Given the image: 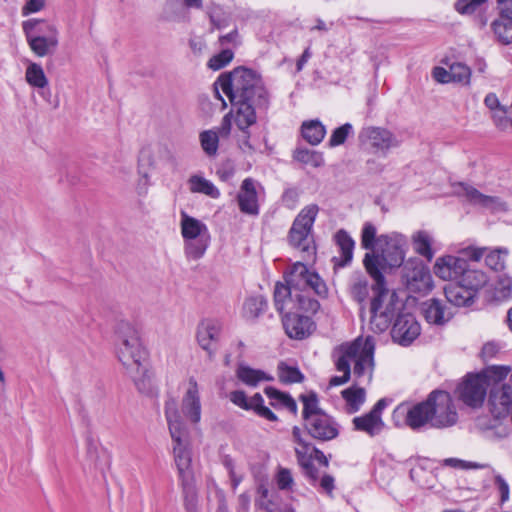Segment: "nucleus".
Masks as SVG:
<instances>
[{"mask_svg":"<svg viewBox=\"0 0 512 512\" xmlns=\"http://www.w3.org/2000/svg\"><path fill=\"white\" fill-rule=\"evenodd\" d=\"M219 89L226 94L235 108V123L242 131L238 138V146L244 154L252 155L256 149L250 142V133L247 129L256 123L258 113H265L268 110L269 93L261 77L245 67H237L229 73L221 74L214 83L216 96L226 106Z\"/></svg>","mask_w":512,"mask_h":512,"instance_id":"nucleus-1","label":"nucleus"},{"mask_svg":"<svg viewBox=\"0 0 512 512\" xmlns=\"http://www.w3.org/2000/svg\"><path fill=\"white\" fill-rule=\"evenodd\" d=\"M375 341L373 337L365 339L357 338L351 343H344L335 348L334 358L337 371L342 372V376H333L329 381V386L342 385L349 381L351 376V362H354L353 374L356 378L367 375L368 382L372 378L374 367Z\"/></svg>","mask_w":512,"mask_h":512,"instance_id":"nucleus-2","label":"nucleus"},{"mask_svg":"<svg viewBox=\"0 0 512 512\" xmlns=\"http://www.w3.org/2000/svg\"><path fill=\"white\" fill-rule=\"evenodd\" d=\"M285 281L295 289L292 312L302 311L315 314L319 310L320 304L318 300L310 296V292L313 291L321 298L328 295V288L324 280L301 262L292 265L285 276Z\"/></svg>","mask_w":512,"mask_h":512,"instance_id":"nucleus-3","label":"nucleus"},{"mask_svg":"<svg viewBox=\"0 0 512 512\" xmlns=\"http://www.w3.org/2000/svg\"><path fill=\"white\" fill-rule=\"evenodd\" d=\"M165 417L173 441V456L178 477L179 479L194 477L191 468L192 457L188 428L174 400L166 401Z\"/></svg>","mask_w":512,"mask_h":512,"instance_id":"nucleus-4","label":"nucleus"},{"mask_svg":"<svg viewBox=\"0 0 512 512\" xmlns=\"http://www.w3.org/2000/svg\"><path fill=\"white\" fill-rule=\"evenodd\" d=\"M116 355L125 371H135L141 364L147 362L148 353L141 343L135 327L126 321H121L116 327Z\"/></svg>","mask_w":512,"mask_h":512,"instance_id":"nucleus-5","label":"nucleus"},{"mask_svg":"<svg viewBox=\"0 0 512 512\" xmlns=\"http://www.w3.org/2000/svg\"><path fill=\"white\" fill-rule=\"evenodd\" d=\"M180 228L187 258L193 260L202 258L210 244V234L206 224L182 211Z\"/></svg>","mask_w":512,"mask_h":512,"instance_id":"nucleus-6","label":"nucleus"},{"mask_svg":"<svg viewBox=\"0 0 512 512\" xmlns=\"http://www.w3.org/2000/svg\"><path fill=\"white\" fill-rule=\"evenodd\" d=\"M23 31L31 50L39 57L50 53L58 45L57 29L44 20L30 19L23 22Z\"/></svg>","mask_w":512,"mask_h":512,"instance_id":"nucleus-7","label":"nucleus"},{"mask_svg":"<svg viewBox=\"0 0 512 512\" xmlns=\"http://www.w3.org/2000/svg\"><path fill=\"white\" fill-rule=\"evenodd\" d=\"M318 211L319 208L316 204H311L303 208L294 220L289 232L290 244L308 257L315 253V247L310 233Z\"/></svg>","mask_w":512,"mask_h":512,"instance_id":"nucleus-8","label":"nucleus"},{"mask_svg":"<svg viewBox=\"0 0 512 512\" xmlns=\"http://www.w3.org/2000/svg\"><path fill=\"white\" fill-rule=\"evenodd\" d=\"M430 407V426L433 428H447L458 421V413L452 396L443 390L431 392L427 398Z\"/></svg>","mask_w":512,"mask_h":512,"instance_id":"nucleus-9","label":"nucleus"},{"mask_svg":"<svg viewBox=\"0 0 512 512\" xmlns=\"http://www.w3.org/2000/svg\"><path fill=\"white\" fill-rule=\"evenodd\" d=\"M488 379L482 374H469L458 385L456 393L458 398L467 406L480 407L486 397Z\"/></svg>","mask_w":512,"mask_h":512,"instance_id":"nucleus-10","label":"nucleus"},{"mask_svg":"<svg viewBox=\"0 0 512 512\" xmlns=\"http://www.w3.org/2000/svg\"><path fill=\"white\" fill-rule=\"evenodd\" d=\"M402 279L411 292L422 293L432 289L430 270L417 258L409 259L404 263Z\"/></svg>","mask_w":512,"mask_h":512,"instance_id":"nucleus-11","label":"nucleus"},{"mask_svg":"<svg viewBox=\"0 0 512 512\" xmlns=\"http://www.w3.org/2000/svg\"><path fill=\"white\" fill-rule=\"evenodd\" d=\"M359 141L367 144L375 152L386 156L389 150L398 148L401 141L390 130L383 127H364L359 133Z\"/></svg>","mask_w":512,"mask_h":512,"instance_id":"nucleus-12","label":"nucleus"},{"mask_svg":"<svg viewBox=\"0 0 512 512\" xmlns=\"http://www.w3.org/2000/svg\"><path fill=\"white\" fill-rule=\"evenodd\" d=\"M395 293L377 292L373 293L370 307V325L377 332L385 331L393 316L392 299Z\"/></svg>","mask_w":512,"mask_h":512,"instance_id":"nucleus-13","label":"nucleus"},{"mask_svg":"<svg viewBox=\"0 0 512 512\" xmlns=\"http://www.w3.org/2000/svg\"><path fill=\"white\" fill-rule=\"evenodd\" d=\"M383 264L389 268L404 265L406 239L403 235L392 233L378 237Z\"/></svg>","mask_w":512,"mask_h":512,"instance_id":"nucleus-14","label":"nucleus"},{"mask_svg":"<svg viewBox=\"0 0 512 512\" xmlns=\"http://www.w3.org/2000/svg\"><path fill=\"white\" fill-rule=\"evenodd\" d=\"M455 193L458 196L464 197L470 204L479 206L491 212L506 211L507 206L501 198L496 196L485 195L477 190L475 187L459 182L454 185Z\"/></svg>","mask_w":512,"mask_h":512,"instance_id":"nucleus-15","label":"nucleus"},{"mask_svg":"<svg viewBox=\"0 0 512 512\" xmlns=\"http://www.w3.org/2000/svg\"><path fill=\"white\" fill-rule=\"evenodd\" d=\"M386 407L387 400L382 398L377 401L368 413L354 417L352 420L354 430L364 432L370 437L380 434L384 428L382 412Z\"/></svg>","mask_w":512,"mask_h":512,"instance_id":"nucleus-16","label":"nucleus"},{"mask_svg":"<svg viewBox=\"0 0 512 512\" xmlns=\"http://www.w3.org/2000/svg\"><path fill=\"white\" fill-rule=\"evenodd\" d=\"M420 324L410 313L399 314L393 324L391 336L394 342L410 345L420 335Z\"/></svg>","mask_w":512,"mask_h":512,"instance_id":"nucleus-17","label":"nucleus"},{"mask_svg":"<svg viewBox=\"0 0 512 512\" xmlns=\"http://www.w3.org/2000/svg\"><path fill=\"white\" fill-rule=\"evenodd\" d=\"M308 434L318 441H330L339 435L337 422L326 412L305 422Z\"/></svg>","mask_w":512,"mask_h":512,"instance_id":"nucleus-18","label":"nucleus"},{"mask_svg":"<svg viewBox=\"0 0 512 512\" xmlns=\"http://www.w3.org/2000/svg\"><path fill=\"white\" fill-rule=\"evenodd\" d=\"M468 262L461 257L445 255L436 259L433 266L434 274L444 281L456 282L465 272Z\"/></svg>","mask_w":512,"mask_h":512,"instance_id":"nucleus-19","label":"nucleus"},{"mask_svg":"<svg viewBox=\"0 0 512 512\" xmlns=\"http://www.w3.org/2000/svg\"><path fill=\"white\" fill-rule=\"evenodd\" d=\"M394 415H406L405 422L411 429L416 430L426 424L430 425V407L427 399L413 406L400 404L394 410Z\"/></svg>","mask_w":512,"mask_h":512,"instance_id":"nucleus-20","label":"nucleus"},{"mask_svg":"<svg viewBox=\"0 0 512 512\" xmlns=\"http://www.w3.org/2000/svg\"><path fill=\"white\" fill-rule=\"evenodd\" d=\"M286 334L292 338L301 340L309 336L314 328L310 317L300 315L296 312H286L282 318Z\"/></svg>","mask_w":512,"mask_h":512,"instance_id":"nucleus-21","label":"nucleus"},{"mask_svg":"<svg viewBox=\"0 0 512 512\" xmlns=\"http://www.w3.org/2000/svg\"><path fill=\"white\" fill-rule=\"evenodd\" d=\"M500 17L493 21L492 29L503 44H512V0H497Z\"/></svg>","mask_w":512,"mask_h":512,"instance_id":"nucleus-22","label":"nucleus"},{"mask_svg":"<svg viewBox=\"0 0 512 512\" xmlns=\"http://www.w3.org/2000/svg\"><path fill=\"white\" fill-rule=\"evenodd\" d=\"M181 412L192 424H197L201 419V401L197 381L190 378L188 389L182 398Z\"/></svg>","mask_w":512,"mask_h":512,"instance_id":"nucleus-23","label":"nucleus"},{"mask_svg":"<svg viewBox=\"0 0 512 512\" xmlns=\"http://www.w3.org/2000/svg\"><path fill=\"white\" fill-rule=\"evenodd\" d=\"M222 325L214 319H205L201 321L197 329V340L199 345L211 356L216 350V344L219 340Z\"/></svg>","mask_w":512,"mask_h":512,"instance_id":"nucleus-24","label":"nucleus"},{"mask_svg":"<svg viewBox=\"0 0 512 512\" xmlns=\"http://www.w3.org/2000/svg\"><path fill=\"white\" fill-rule=\"evenodd\" d=\"M239 209L248 215H258L259 205L256 191V182L252 178L243 180L237 195Z\"/></svg>","mask_w":512,"mask_h":512,"instance_id":"nucleus-25","label":"nucleus"},{"mask_svg":"<svg viewBox=\"0 0 512 512\" xmlns=\"http://www.w3.org/2000/svg\"><path fill=\"white\" fill-rule=\"evenodd\" d=\"M422 314L428 323L435 325H443L453 317L451 309L436 298L422 303Z\"/></svg>","mask_w":512,"mask_h":512,"instance_id":"nucleus-26","label":"nucleus"},{"mask_svg":"<svg viewBox=\"0 0 512 512\" xmlns=\"http://www.w3.org/2000/svg\"><path fill=\"white\" fill-rule=\"evenodd\" d=\"M491 413L507 416L512 409V386L504 384L500 389L490 394Z\"/></svg>","mask_w":512,"mask_h":512,"instance_id":"nucleus-27","label":"nucleus"},{"mask_svg":"<svg viewBox=\"0 0 512 512\" xmlns=\"http://www.w3.org/2000/svg\"><path fill=\"white\" fill-rule=\"evenodd\" d=\"M505 416H498L493 414V418L486 416L479 417L476 420V426L486 433V436L490 439H500L508 436L509 428L503 424L502 418Z\"/></svg>","mask_w":512,"mask_h":512,"instance_id":"nucleus-28","label":"nucleus"},{"mask_svg":"<svg viewBox=\"0 0 512 512\" xmlns=\"http://www.w3.org/2000/svg\"><path fill=\"white\" fill-rule=\"evenodd\" d=\"M447 301L457 307L469 306L474 302L475 295L457 282H452L444 287Z\"/></svg>","mask_w":512,"mask_h":512,"instance_id":"nucleus-29","label":"nucleus"},{"mask_svg":"<svg viewBox=\"0 0 512 512\" xmlns=\"http://www.w3.org/2000/svg\"><path fill=\"white\" fill-rule=\"evenodd\" d=\"M363 263L367 272L375 280V284L372 287L373 293L389 292L388 289L385 287L384 276L380 271V266L383 263L381 255L379 256L367 253L364 257Z\"/></svg>","mask_w":512,"mask_h":512,"instance_id":"nucleus-30","label":"nucleus"},{"mask_svg":"<svg viewBox=\"0 0 512 512\" xmlns=\"http://www.w3.org/2000/svg\"><path fill=\"white\" fill-rule=\"evenodd\" d=\"M295 289L289 283H277L274 289V304L278 312L285 314L292 311Z\"/></svg>","mask_w":512,"mask_h":512,"instance_id":"nucleus-31","label":"nucleus"},{"mask_svg":"<svg viewBox=\"0 0 512 512\" xmlns=\"http://www.w3.org/2000/svg\"><path fill=\"white\" fill-rule=\"evenodd\" d=\"M456 282L476 296L478 291L486 284L487 276L484 272L470 269L467 265L465 272L459 276Z\"/></svg>","mask_w":512,"mask_h":512,"instance_id":"nucleus-32","label":"nucleus"},{"mask_svg":"<svg viewBox=\"0 0 512 512\" xmlns=\"http://www.w3.org/2000/svg\"><path fill=\"white\" fill-rule=\"evenodd\" d=\"M133 380L137 390L143 394H151L154 389L153 374L148 368L147 362L141 364V368L135 371H126Z\"/></svg>","mask_w":512,"mask_h":512,"instance_id":"nucleus-33","label":"nucleus"},{"mask_svg":"<svg viewBox=\"0 0 512 512\" xmlns=\"http://www.w3.org/2000/svg\"><path fill=\"white\" fill-rule=\"evenodd\" d=\"M186 512H200L198 491L195 477L179 479Z\"/></svg>","mask_w":512,"mask_h":512,"instance_id":"nucleus-34","label":"nucleus"},{"mask_svg":"<svg viewBox=\"0 0 512 512\" xmlns=\"http://www.w3.org/2000/svg\"><path fill=\"white\" fill-rule=\"evenodd\" d=\"M237 378L247 386L256 387L260 382L272 381L273 377L263 370L240 364L236 370Z\"/></svg>","mask_w":512,"mask_h":512,"instance_id":"nucleus-35","label":"nucleus"},{"mask_svg":"<svg viewBox=\"0 0 512 512\" xmlns=\"http://www.w3.org/2000/svg\"><path fill=\"white\" fill-rule=\"evenodd\" d=\"M433 242V237L428 231L425 230L417 231L412 236V245L414 251L429 262L434 257V251L432 249Z\"/></svg>","mask_w":512,"mask_h":512,"instance_id":"nucleus-36","label":"nucleus"},{"mask_svg":"<svg viewBox=\"0 0 512 512\" xmlns=\"http://www.w3.org/2000/svg\"><path fill=\"white\" fill-rule=\"evenodd\" d=\"M308 455H309V461H308L307 465L309 467H306L303 464H299V466L302 468L305 476L311 482L314 483L317 481V479L319 477V472H318V469L314 466V464L312 462L313 459L318 461V463L323 465L324 467H328L329 461H328L327 457L325 456V454L321 450H319L318 448L313 446L312 444H311V450L308 451Z\"/></svg>","mask_w":512,"mask_h":512,"instance_id":"nucleus-37","label":"nucleus"},{"mask_svg":"<svg viewBox=\"0 0 512 512\" xmlns=\"http://www.w3.org/2000/svg\"><path fill=\"white\" fill-rule=\"evenodd\" d=\"M292 441L295 444V454L298 464H303L306 467L309 461L308 451L311 450V444L307 439L303 437V432L298 426H294L292 429Z\"/></svg>","mask_w":512,"mask_h":512,"instance_id":"nucleus-38","label":"nucleus"},{"mask_svg":"<svg viewBox=\"0 0 512 512\" xmlns=\"http://www.w3.org/2000/svg\"><path fill=\"white\" fill-rule=\"evenodd\" d=\"M188 185L192 193H201L213 199H217L220 196L218 188L211 181L200 175L190 176Z\"/></svg>","mask_w":512,"mask_h":512,"instance_id":"nucleus-39","label":"nucleus"},{"mask_svg":"<svg viewBox=\"0 0 512 512\" xmlns=\"http://www.w3.org/2000/svg\"><path fill=\"white\" fill-rule=\"evenodd\" d=\"M335 238L342 257L337 265L343 267L352 260L355 242L345 230H339Z\"/></svg>","mask_w":512,"mask_h":512,"instance_id":"nucleus-40","label":"nucleus"},{"mask_svg":"<svg viewBox=\"0 0 512 512\" xmlns=\"http://www.w3.org/2000/svg\"><path fill=\"white\" fill-rule=\"evenodd\" d=\"M302 136L311 145L319 144L325 137L326 129L318 120H311L302 124Z\"/></svg>","mask_w":512,"mask_h":512,"instance_id":"nucleus-41","label":"nucleus"},{"mask_svg":"<svg viewBox=\"0 0 512 512\" xmlns=\"http://www.w3.org/2000/svg\"><path fill=\"white\" fill-rule=\"evenodd\" d=\"M342 397L346 401L347 411L349 413L357 412L365 402L366 392L361 387H350L342 391Z\"/></svg>","mask_w":512,"mask_h":512,"instance_id":"nucleus-42","label":"nucleus"},{"mask_svg":"<svg viewBox=\"0 0 512 512\" xmlns=\"http://www.w3.org/2000/svg\"><path fill=\"white\" fill-rule=\"evenodd\" d=\"M300 400L303 403L302 418L304 422L318 416V414L325 413L319 406L318 397L315 392L300 395Z\"/></svg>","mask_w":512,"mask_h":512,"instance_id":"nucleus-43","label":"nucleus"},{"mask_svg":"<svg viewBox=\"0 0 512 512\" xmlns=\"http://www.w3.org/2000/svg\"><path fill=\"white\" fill-rule=\"evenodd\" d=\"M267 308V300L262 295L246 299L243 305V314L247 319L259 317Z\"/></svg>","mask_w":512,"mask_h":512,"instance_id":"nucleus-44","label":"nucleus"},{"mask_svg":"<svg viewBox=\"0 0 512 512\" xmlns=\"http://www.w3.org/2000/svg\"><path fill=\"white\" fill-rule=\"evenodd\" d=\"M258 498L255 501V505L261 509H265L268 512H294V510L286 506L284 510H280L276 504L269 499V490L265 485H260L257 489Z\"/></svg>","mask_w":512,"mask_h":512,"instance_id":"nucleus-45","label":"nucleus"},{"mask_svg":"<svg viewBox=\"0 0 512 512\" xmlns=\"http://www.w3.org/2000/svg\"><path fill=\"white\" fill-rule=\"evenodd\" d=\"M26 81L33 87L44 88L48 85L43 68L37 63H30L26 69Z\"/></svg>","mask_w":512,"mask_h":512,"instance_id":"nucleus-46","label":"nucleus"},{"mask_svg":"<svg viewBox=\"0 0 512 512\" xmlns=\"http://www.w3.org/2000/svg\"><path fill=\"white\" fill-rule=\"evenodd\" d=\"M508 255L506 248H497L485 255V264L494 271H501L505 268V261Z\"/></svg>","mask_w":512,"mask_h":512,"instance_id":"nucleus-47","label":"nucleus"},{"mask_svg":"<svg viewBox=\"0 0 512 512\" xmlns=\"http://www.w3.org/2000/svg\"><path fill=\"white\" fill-rule=\"evenodd\" d=\"M278 377L285 384L300 383L304 379V375L297 367L289 366L283 362L278 365Z\"/></svg>","mask_w":512,"mask_h":512,"instance_id":"nucleus-48","label":"nucleus"},{"mask_svg":"<svg viewBox=\"0 0 512 512\" xmlns=\"http://www.w3.org/2000/svg\"><path fill=\"white\" fill-rule=\"evenodd\" d=\"M200 144L208 156L216 155L219 145V135L216 131L206 130L200 133Z\"/></svg>","mask_w":512,"mask_h":512,"instance_id":"nucleus-49","label":"nucleus"},{"mask_svg":"<svg viewBox=\"0 0 512 512\" xmlns=\"http://www.w3.org/2000/svg\"><path fill=\"white\" fill-rule=\"evenodd\" d=\"M350 294L355 301L363 303L369 294V283L367 278L364 276L357 277L350 287Z\"/></svg>","mask_w":512,"mask_h":512,"instance_id":"nucleus-50","label":"nucleus"},{"mask_svg":"<svg viewBox=\"0 0 512 512\" xmlns=\"http://www.w3.org/2000/svg\"><path fill=\"white\" fill-rule=\"evenodd\" d=\"M376 234V227L372 223L366 222L361 232L362 248L366 250H373L377 245L380 246V242L378 241V237H376Z\"/></svg>","mask_w":512,"mask_h":512,"instance_id":"nucleus-51","label":"nucleus"},{"mask_svg":"<svg viewBox=\"0 0 512 512\" xmlns=\"http://www.w3.org/2000/svg\"><path fill=\"white\" fill-rule=\"evenodd\" d=\"M162 18L169 22H183L185 13L181 3L165 2L162 10Z\"/></svg>","mask_w":512,"mask_h":512,"instance_id":"nucleus-52","label":"nucleus"},{"mask_svg":"<svg viewBox=\"0 0 512 512\" xmlns=\"http://www.w3.org/2000/svg\"><path fill=\"white\" fill-rule=\"evenodd\" d=\"M488 0H457L455 9L460 14L471 15L476 12L482 11Z\"/></svg>","mask_w":512,"mask_h":512,"instance_id":"nucleus-53","label":"nucleus"},{"mask_svg":"<svg viewBox=\"0 0 512 512\" xmlns=\"http://www.w3.org/2000/svg\"><path fill=\"white\" fill-rule=\"evenodd\" d=\"M251 410H253L258 416L269 421L275 422L278 420L276 414L264 405V399L259 393H256L254 396H252Z\"/></svg>","mask_w":512,"mask_h":512,"instance_id":"nucleus-54","label":"nucleus"},{"mask_svg":"<svg viewBox=\"0 0 512 512\" xmlns=\"http://www.w3.org/2000/svg\"><path fill=\"white\" fill-rule=\"evenodd\" d=\"M449 68L452 82L461 84L470 83L471 70L467 65L462 63H453Z\"/></svg>","mask_w":512,"mask_h":512,"instance_id":"nucleus-55","label":"nucleus"},{"mask_svg":"<svg viewBox=\"0 0 512 512\" xmlns=\"http://www.w3.org/2000/svg\"><path fill=\"white\" fill-rule=\"evenodd\" d=\"M352 133L353 126L350 123H345L332 132L328 141V145L330 147L340 146L345 143L348 136Z\"/></svg>","mask_w":512,"mask_h":512,"instance_id":"nucleus-56","label":"nucleus"},{"mask_svg":"<svg viewBox=\"0 0 512 512\" xmlns=\"http://www.w3.org/2000/svg\"><path fill=\"white\" fill-rule=\"evenodd\" d=\"M233 52L229 49H224L220 53L214 55L208 61V67L214 71L220 70L231 62L233 59Z\"/></svg>","mask_w":512,"mask_h":512,"instance_id":"nucleus-57","label":"nucleus"},{"mask_svg":"<svg viewBox=\"0 0 512 512\" xmlns=\"http://www.w3.org/2000/svg\"><path fill=\"white\" fill-rule=\"evenodd\" d=\"M86 446L88 459L91 461L95 468L103 470L104 464L101 461L98 443L89 436L86 439Z\"/></svg>","mask_w":512,"mask_h":512,"instance_id":"nucleus-58","label":"nucleus"},{"mask_svg":"<svg viewBox=\"0 0 512 512\" xmlns=\"http://www.w3.org/2000/svg\"><path fill=\"white\" fill-rule=\"evenodd\" d=\"M265 394L271 400L270 404L277 408L283 407L286 403V399H290L291 396L288 393L281 392L274 387H266L264 389Z\"/></svg>","mask_w":512,"mask_h":512,"instance_id":"nucleus-59","label":"nucleus"},{"mask_svg":"<svg viewBox=\"0 0 512 512\" xmlns=\"http://www.w3.org/2000/svg\"><path fill=\"white\" fill-rule=\"evenodd\" d=\"M277 486L280 490H288L292 487V473L287 468H280L276 475Z\"/></svg>","mask_w":512,"mask_h":512,"instance_id":"nucleus-60","label":"nucleus"},{"mask_svg":"<svg viewBox=\"0 0 512 512\" xmlns=\"http://www.w3.org/2000/svg\"><path fill=\"white\" fill-rule=\"evenodd\" d=\"M230 400L232 403L244 410H251L252 408V397L247 398L246 394L242 390H236L230 393Z\"/></svg>","mask_w":512,"mask_h":512,"instance_id":"nucleus-61","label":"nucleus"},{"mask_svg":"<svg viewBox=\"0 0 512 512\" xmlns=\"http://www.w3.org/2000/svg\"><path fill=\"white\" fill-rule=\"evenodd\" d=\"M494 485L496 486V488L498 489V491L500 493L501 502H506L509 499V493H510V489H509V485H508L507 481L500 474H495L494 475Z\"/></svg>","mask_w":512,"mask_h":512,"instance_id":"nucleus-62","label":"nucleus"},{"mask_svg":"<svg viewBox=\"0 0 512 512\" xmlns=\"http://www.w3.org/2000/svg\"><path fill=\"white\" fill-rule=\"evenodd\" d=\"M45 0H28L22 8V15L27 16L43 9Z\"/></svg>","mask_w":512,"mask_h":512,"instance_id":"nucleus-63","label":"nucleus"},{"mask_svg":"<svg viewBox=\"0 0 512 512\" xmlns=\"http://www.w3.org/2000/svg\"><path fill=\"white\" fill-rule=\"evenodd\" d=\"M498 290L503 297H509L512 294V279L509 277L501 278L498 283Z\"/></svg>","mask_w":512,"mask_h":512,"instance_id":"nucleus-64","label":"nucleus"}]
</instances>
